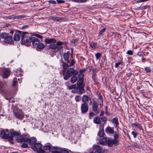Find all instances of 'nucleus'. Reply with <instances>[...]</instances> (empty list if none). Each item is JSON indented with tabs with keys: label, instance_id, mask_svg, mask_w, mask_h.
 Segmentation results:
<instances>
[{
	"label": "nucleus",
	"instance_id": "f257e3e1",
	"mask_svg": "<svg viewBox=\"0 0 153 153\" xmlns=\"http://www.w3.org/2000/svg\"><path fill=\"white\" fill-rule=\"evenodd\" d=\"M15 131H12L10 133L7 129L4 130L1 129L0 131V136L2 138L5 139H8V140H13V137L15 136Z\"/></svg>",
	"mask_w": 153,
	"mask_h": 153
},
{
	"label": "nucleus",
	"instance_id": "f03ea898",
	"mask_svg": "<svg viewBox=\"0 0 153 153\" xmlns=\"http://www.w3.org/2000/svg\"><path fill=\"white\" fill-rule=\"evenodd\" d=\"M18 32L20 34H22L21 40L22 44H26L28 45H30L32 39V36H30L29 34L27 32L19 31Z\"/></svg>",
	"mask_w": 153,
	"mask_h": 153
},
{
	"label": "nucleus",
	"instance_id": "7ed1b4c3",
	"mask_svg": "<svg viewBox=\"0 0 153 153\" xmlns=\"http://www.w3.org/2000/svg\"><path fill=\"white\" fill-rule=\"evenodd\" d=\"M15 136V140L18 143H27L29 139V136L26 134L21 135L17 131L16 132Z\"/></svg>",
	"mask_w": 153,
	"mask_h": 153
},
{
	"label": "nucleus",
	"instance_id": "20e7f679",
	"mask_svg": "<svg viewBox=\"0 0 153 153\" xmlns=\"http://www.w3.org/2000/svg\"><path fill=\"white\" fill-rule=\"evenodd\" d=\"M13 40L12 36L9 35L8 33L0 32V42H4L5 43L10 44Z\"/></svg>",
	"mask_w": 153,
	"mask_h": 153
},
{
	"label": "nucleus",
	"instance_id": "39448f33",
	"mask_svg": "<svg viewBox=\"0 0 153 153\" xmlns=\"http://www.w3.org/2000/svg\"><path fill=\"white\" fill-rule=\"evenodd\" d=\"M42 145L39 143H36L31 145V148L33 150L37 151V153H43L44 151L42 149Z\"/></svg>",
	"mask_w": 153,
	"mask_h": 153
},
{
	"label": "nucleus",
	"instance_id": "423d86ee",
	"mask_svg": "<svg viewBox=\"0 0 153 153\" xmlns=\"http://www.w3.org/2000/svg\"><path fill=\"white\" fill-rule=\"evenodd\" d=\"M98 106L99 104L97 101H93L92 104V110L96 114H98L100 112V110L98 109Z\"/></svg>",
	"mask_w": 153,
	"mask_h": 153
},
{
	"label": "nucleus",
	"instance_id": "0eeeda50",
	"mask_svg": "<svg viewBox=\"0 0 153 153\" xmlns=\"http://www.w3.org/2000/svg\"><path fill=\"white\" fill-rule=\"evenodd\" d=\"M81 111L82 114L87 113L88 110V105L87 103H83L81 105Z\"/></svg>",
	"mask_w": 153,
	"mask_h": 153
},
{
	"label": "nucleus",
	"instance_id": "6e6552de",
	"mask_svg": "<svg viewBox=\"0 0 153 153\" xmlns=\"http://www.w3.org/2000/svg\"><path fill=\"white\" fill-rule=\"evenodd\" d=\"M52 147V145L50 143L45 144L42 148V149L44 152L43 153L50 152Z\"/></svg>",
	"mask_w": 153,
	"mask_h": 153
},
{
	"label": "nucleus",
	"instance_id": "1a4fd4ad",
	"mask_svg": "<svg viewBox=\"0 0 153 153\" xmlns=\"http://www.w3.org/2000/svg\"><path fill=\"white\" fill-rule=\"evenodd\" d=\"M31 38V42H32L33 46L34 47L37 46L38 45L40 42V41L38 39H36L34 35H32Z\"/></svg>",
	"mask_w": 153,
	"mask_h": 153
},
{
	"label": "nucleus",
	"instance_id": "9d476101",
	"mask_svg": "<svg viewBox=\"0 0 153 153\" xmlns=\"http://www.w3.org/2000/svg\"><path fill=\"white\" fill-rule=\"evenodd\" d=\"M48 48L54 50L56 49L57 51H59L62 49V47L57 45V43L56 45L54 43L51 44L48 46Z\"/></svg>",
	"mask_w": 153,
	"mask_h": 153
},
{
	"label": "nucleus",
	"instance_id": "9b49d317",
	"mask_svg": "<svg viewBox=\"0 0 153 153\" xmlns=\"http://www.w3.org/2000/svg\"><path fill=\"white\" fill-rule=\"evenodd\" d=\"M37 141V139L35 137H32L30 138L29 137V140H28L27 143L31 147V145H33L35 144Z\"/></svg>",
	"mask_w": 153,
	"mask_h": 153
},
{
	"label": "nucleus",
	"instance_id": "f8f14e48",
	"mask_svg": "<svg viewBox=\"0 0 153 153\" xmlns=\"http://www.w3.org/2000/svg\"><path fill=\"white\" fill-rule=\"evenodd\" d=\"M19 31H21L17 30L16 33H15L13 37V39L16 41H19L20 39V36L21 37L22 34H20Z\"/></svg>",
	"mask_w": 153,
	"mask_h": 153
},
{
	"label": "nucleus",
	"instance_id": "ddd939ff",
	"mask_svg": "<svg viewBox=\"0 0 153 153\" xmlns=\"http://www.w3.org/2000/svg\"><path fill=\"white\" fill-rule=\"evenodd\" d=\"M6 85L4 82H0V93L4 94L5 93Z\"/></svg>",
	"mask_w": 153,
	"mask_h": 153
},
{
	"label": "nucleus",
	"instance_id": "4468645a",
	"mask_svg": "<svg viewBox=\"0 0 153 153\" xmlns=\"http://www.w3.org/2000/svg\"><path fill=\"white\" fill-rule=\"evenodd\" d=\"M85 85L77 86V89L78 92L80 94H82L85 92V89H84V87Z\"/></svg>",
	"mask_w": 153,
	"mask_h": 153
},
{
	"label": "nucleus",
	"instance_id": "2eb2a0df",
	"mask_svg": "<svg viewBox=\"0 0 153 153\" xmlns=\"http://www.w3.org/2000/svg\"><path fill=\"white\" fill-rule=\"evenodd\" d=\"M93 148L94 150V153H101V150H102V147L99 145H94Z\"/></svg>",
	"mask_w": 153,
	"mask_h": 153
},
{
	"label": "nucleus",
	"instance_id": "dca6fc26",
	"mask_svg": "<svg viewBox=\"0 0 153 153\" xmlns=\"http://www.w3.org/2000/svg\"><path fill=\"white\" fill-rule=\"evenodd\" d=\"M10 72L9 69H5L3 71V73L2 74V76L3 78H7L10 75Z\"/></svg>",
	"mask_w": 153,
	"mask_h": 153
},
{
	"label": "nucleus",
	"instance_id": "f3484780",
	"mask_svg": "<svg viewBox=\"0 0 153 153\" xmlns=\"http://www.w3.org/2000/svg\"><path fill=\"white\" fill-rule=\"evenodd\" d=\"M70 53V52L68 51L67 52L64 53L63 54V58L64 60L68 63L69 62V56Z\"/></svg>",
	"mask_w": 153,
	"mask_h": 153
},
{
	"label": "nucleus",
	"instance_id": "a211bd4d",
	"mask_svg": "<svg viewBox=\"0 0 153 153\" xmlns=\"http://www.w3.org/2000/svg\"><path fill=\"white\" fill-rule=\"evenodd\" d=\"M60 148L57 146H52L51 147V152L52 153H59Z\"/></svg>",
	"mask_w": 153,
	"mask_h": 153
},
{
	"label": "nucleus",
	"instance_id": "6ab92c4d",
	"mask_svg": "<svg viewBox=\"0 0 153 153\" xmlns=\"http://www.w3.org/2000/svg\"><path fill=\"white\" fill-rule=\"evenodd\" d=\"M89 96L87 95H84L82 97V101L83 103H87V102L89 100H91L89 98Z\"/></svg>",
	"mask_w": 153,
	"mask_h": 153
},
{
	"label": "nucleus",
	"instance_id": "aec40b11",
	"mask_svg": "<svg viewBox=\"0 0 153 153\" xmlns=\"http://www.w3.org/2000/svg\"><path fill=\"white\" fill-rule=\"evenodd\" d=\"M97 95L98 97V100H99L100 107H102L103 105V100L102 99V96L100 94H97Z\"/></svg>",
	"mask_w": 153,
	"mask_h": 153
},
{
	"label": "nucleus",
	"instance_id": "412c9836",
	"mask_svg": "<svg viewBox=\"0 0 153 153\" xmlns=\"http://www.w3.org/2000/svg\"><path fill=\"white\" fill-rule=\"evenodd\" d=\"M14 114L16 118L20 120H22L24 116V114H21L18 112H14Z\"/></svg>",
	"mask_w": 153,
	"mask_h": 153
},
{
	"label": "nucleus",
	"instance_id": "4be33fe9",
	"mask_svg": "<svg viewBox=\"0 0 153 153\" xmlns=\"http://www.w3.org/2000/svg\"><path fill=\"white\" fill-rule=\"evenodd\" d=\"M113 128H111L110 126H108L105 129V132L108 134H112L114 133V131Z\"/></svg>",
	"mask_w": 153,
	"mask_h": 153
},
{
	"label": "nucleus",
	"instance_id": "5701e85b",
	"mask_svg": "<svg viewBox=\"0 0 153 153\" xmlns=\"http://www.w3.org/2000/svg\"><path fill=\"white\" fill-rule=\"evenodd\" d=\"M45 42L47 44L55 43L56 42V40L54 39L46 38L45 40Z\"/></svg>",
	"mask_w": 153,
	"mask_h": 153
},
{
	"label": "nucleus",
	"instance_id": "b1692460",
	"mask_svg": "<svg viewBox=\"0 0 153 153\" xmlns=\"http://www.w3.org/2000/svg\"><path fill=\"white\" fill-rule=\"evenodd\" d=\"M97 135L100 137H102V139H104V136L105 135V134L104 132L103 127L102 128L101 130L98 132Z\"/></svg>",
	"mask_w": 153,
	"mask_h": 153
},
{
	"label": "nucleus",
	"instance_id": "393cba45",
	"mask_svg": "<svg viewBox=\"0 0 153 153\" xmlns=\"http://www.w3.org/2000/svg\"><path fill=\"white\" fill-rule=\"evenodd\" d=\"M112 122L115 127V128L117 127L118 124L117 118V117L113 118L112 120Z\"/></svg>",
	"mask_w": 153,
	"mask_h": 153
},
{
	"label": "nucleus",
	"instance_id": "a878e982",
	"mask_svg": "<svg viewBox=\"0 0 153 153\" xmlns=\"http://www.w3.org/2000/svg\"><path fill=\"white\" fill-rule=\"evenodd\" d=\"M74 72V69L73 68H71L67 71V73L71 75V76L73 75Z\"/></svg>",
	"mask_w": 153,
	"mask_h": 153
},
{
	"label": "nucleus",
	"instance_id": "bb28decb",
	"mask_svg": "<svg viewBox=\"0 0 153 153\" xmlns=\"http://www.w3.org/2000/svg\"><path fill=\"white\" fill-rule=\"evenodd\" d=\"M94 122L96 124H99L101 123V120L99 117H95L93 120Z\"/></svg>",
	"mask_w": 153,
	"mask_h": 153
},
{
	"label": "nucleus",
	"instance_id": "cd10ccee",
	"mask_svg": "<svg viewBox=\"0 0 153 153\" xmlns=\"http://www.w3.org/2000/svg\"><path fill=\"white\" fill-rule=\"evenodd\" d=\"M68 44V42L67 41H65L63 42H62L61 41H57V45L59 46H61L62 47V49L63 48V47L62 45H66Z\"/></svg>",
	"mask_w": 153,
	"mask_h": 153
},
{
	"label": "nucleus",
	"instance_id": "c85d7f7f",
	"mask_svg": "<svg viewBox=\"0 0 153 153\" xmlns=\"http://www.w3.org/2000/svg\"><path fill=\"white\" fill-rule=\"evenodd\" d=\"M78 79V78L76 76H73L71 78L70 81L73 84Z\"/></svg>",
	"mask_w": 153,
	"mask_h": 153
},
{
	"label": "nucleus",
	"instance_id": "c756f323",
	"mask_svg": "<svg viewBox=\"0 0 153 153\" xmlns=\"http://www.w3.org/2000/svg\"><path fill=\"white\" fill-rule=\"evenodd\" d=\"M69 152H71L70 150L68 149L64 148L62 149H60V150L59 153H69Z\"/></svg>",
	"mask_w": 153,
	"mask_h": 153
},
{
	"label": "nucleus",
	"instance_id": "7c9ffc66",
	"mask_svg": "<svg viewBox=\"0 0 153 153\" xmlns=\"http://www.w3.org/2000/svg\"><path fill=\"white\" fill-rule=\"evenodd\" d=\"M83 82L84 80L79 79L76 83L77 86L85 85V83Z\"/></svg>",
	"mask_w": 153,
	"mask_h": 153
},
{
	"label": "nucleus",
	"instance_id": "2f4dec72",
	"mask_svg": "<svg viewBox=\"0 0 153 153\" xmlns=\"http://www.w3.org/2000/svg\"><path fill=\"white\" fill-rule=\"evenodd\" d=\"M106 142L108 146L110 147L112 146V139H110V138L108 139L107 140H106Z\"/></svg>",
	"mask_w": 153,
	"mask_h": 153
},
{
	"label": "nucleus",
	"instance_id": "473e14b6",
	"mask_svg": "<svg viewBox=\"0 0 153 153\" xmlns=\"http://www.w3.org/2000/svg\"><path fill=\"white\" fill-rule=\"evenodd\" d=\"M63 76H64L63 79L65 80H67L71 76L68 74L67 73H64L63 74Z\"/></svg>",
	"mask_w": 153,
	"mask_h": 153
},
{
	"label": "nucleus",
	"instance_id": "72a5a7b5",
	"mask_svg": "<svg viewBox=\"0 0 153 153\" xmlns=\"http://www.w3.org/2000/svg\"><path fill=\"white\" fill-rule=\"evenodd\" d=\"M62 65V67L64 69H67L69 67H70L68 63H66L65 62H64Z\"/></svg>",
	"mask_w": 153,
	"mask_h": 153
},
{
	"label": "nucleus",
	"instance_id": "f704fd0d",
	"mask_svg": "<svg viewBox=\"0 0 153 153\" xmlns=\"http://www.w3.org/2000/svg\"><path fill=\"white\" fill-rule=\"evenodd\" d=\"M112 146L114 145V146H117L119 143V141L118 140H116L115 139H112Z\"/></svg>",
	"mask_w": 153,
	"mask_h": 153
},
{
	"label": "nucleus",
	"instance_id": "c9c22d12",
	"mask_svg": "<svg viewBox=\"0 0 153 153\" xmlns=\"http://www.w3.org/2000/svg\"><path fill=\"white\" fill-rule=\"evenodd\" d=\"M132 126L133 125L134 126H136L137 127V128H139L140 130L142 129V127L141 125L140 124L138 123H135L132 124Z\"/></svg>",
	"mask_w": 153,
	"mask_h": 153
},
{
	"label": "nucleus",
	"instance_id": "e433bc0d",
	"mask_svg": "<svg viewBox=\"0 0 153 153\" xmlns=\"http://www.w3.org/2000/svg\"><path fill=\"white\" fill-rule=\"evenodd\" d=\"M78 40V39L77 38L74 39L71 41V43L73 44L74 46H76Z\"/></svg>",
	"mask_w": 153,
	"mask_h": 153
},
{
	"label": "nucleus",
	"instance_id": "4c0bfd02",
	"mask_svg": "<svg viewBox=\"0 0 153 153\" xmlns=\"http://www.w3.org/2000/svg\"><path fill=\"white\" fill-rule=\"evenodd\" d=\"M51 19L54 20L56 21L59 22L60 21V19H61V17H54L53 16H51L50 17Z\"/></svg>",
	"mask_w": 153,
	"mask_h": 153
},
{
	"label": "nucleus",
	"instance_id": "58836bf2",
	"mask_svg": "<svg viewBox=\"0 0 153 153\" xmlns=\"http://www.w3.org/2000/svg\"><path fill=\"white\" fill-rule=\"evenodd\" d=\"M37 47L39 49H42L44 48L45 46L43 43L39 42Z\"/></svg>",
	"mask_w": 153,
	"mask_h": 153
},
{
	"label": "nucleus",
	"instance_id": "ea45409f",
	"mask_svg": "<svg viewBox=\"0 0 153 153\" xmlns=\"http://www.w3.org/2000/svg\"><path fill=\"white\" fill-rule=\"evenodd\" d=\"M70 60H71V62H70V60H69V62L68 63L69 64V65L70 67L72 66H73L74 65L75 63V61L74 59H71Z\"/></svg>",
	"mask_w": 153,
	"mask_h": 153
},
{
	"label": "nucleus",
	"instance_id": "a19ab883",
	"mask_svg": "<svg viewBox=\"0 0 153 153\" xmlns=\"http://www.w3.org/2000/svg\"><path fill=\"white\" fill-rule=\"evenodd\" d=\"M92 78L93 80L95 82H97L98 81L97 78V74H93Z\"/></svg>",
	"mask_w": 153,
	"mask_h": 153
},
{
	"label": "nucleus",
	"instance_id": "79ce46f5",
	"mask_svg": "<svg viewBox=\"0 0 153 153\" xmlns=\"http://www.w3.org/2000/svg\"><path fill=\"white\" fill-rule=\"evenodd\" d=\"M96 59H100L101 56V54L100 53H98L95 54Z\"/></svg>",
	"mask_w": 153,
	"mask_h": 153
},
{
	"label": "nucleus",
	"instance_id": "37998d69",
	"mask_svg": "<svg viewBox=\"0 0 153 153\" xmlns=\"http://www.w3.org/2000/svg\"><path fill=\"white\" fill-rule=\"evenodd\" d=\"M71 1L78 3H81L85 2L86 0H71Z\"/></svg>",
	"mask_w": 153,
	"mask_h": 153
},
{
	"label": "nucleus",
	"instance_id": "c03bdc74",
	"mask_svg": "<svg viewBox=\"0 0 153 153\" xmlns=\"http://www.w3.org/2000/svg\"><path fill=\"white\" fill-rule=\"evenodd\" d=\"M84 75L83 74L79 73L78 75V79L84 80Z\"/></svg>",
	"mask_w": 153,
	"mask_h": 153
},
{
	"label": "nucleus",
	"instance_id": "a18cd8bd",
	"mask_svg": "<svg viewBox=\"0 0 153 153\" xmlns=\"http://www.w3.org/2000/svg\"><path fill=\"white\" fill-rule=\"evenodd\" d=\"M25 17V16L24 15H18V16H16L15 18L16 19H21L22 18H24Z\"/></svg>",
	"mask_w": 153,
	"mask_h": 153
},
{
	"label": "nucleus",
	"instance_id": "49530a36",
	"mask_svg": "<svg viewBox=\"0 0 153 153\" xmlns=\"http://www.w3.org/2000/svg\"><path fill=\"white\" fill-rule=\"evenodd\" d=\"M106 30V28L104 27L102 29L100 30L98 36H100L104 32H105Z\"/></svg>",
	"mask_w": 153,
	"mask_h": 153
},
{
	"label": "nucleus",
	"instance_id": "de8ad7c7",
	"mask_svg": "<svg viewBox=\"0 0 153 153\" xmlns=\"http://www.w3.org/2000/svg\"><path fill=\"white\" fill-rule=\"evenodd\" d=\"M28 145H29L27 143H23L21 146L22 147L25 148L30 147V146H29Z\"/></svg>",
	"mask_w": 153,
	"mask_h": 153
},
{
	"label": "nucleus",
	"instance_id": "09e8293b",
	"mask_svg": "<svg viewBox=\"0 0 153 153\" xmlns=\"http://www.w3.org/2000/svg\"><path fill=\"white\" fill-rule=\"evenodd\" d=\"M144 70L146 73H149L151 72V70L149 67H146L144 68Z\"/></svg>",
	"mask_w": 153,
	"mask_h": 153
},
{
	"label": "nucleus",
	"instance_id": "8fccbe9b",
	"mask_svg": "<svg viewBox=\"0 0 153 153\" xmlns=\"http://www.w3.org/2000/svg\"><path fill=\"white\" fill-rule=\"evenodd\" d=\"M13 84L12 85L13 86H16L17 82V79L16 78H14L13 79Z\"/></svg>",
	"mask_w": 153,
	"mask_h": 153
},
{
	"label": "nucleus",
	"instance_id": "3c124183",
	"mask_svg": "<svg viewBox=\"0 0 153 153\" xmlns=\"http://www.w3.org/2000/svg\"><path fill=\"white\" fill-rule=\"evenodd\" d=\"M114 139H115L116 140H118L117 139L119 138V135L118 134H117L116 132H114Z\"/></svg>",
	"mask_w": 153,
	"mask_h": 153
},
{
	"label": "nucleus",
	"instance_id": "603ef678",
	"mask_svg": "<svg viewBox=\"0 0 153 153\" xmlns=\"http://www.w3.org/2000/svg\"><path fill=\"white\" fill-rule=\"evenodd\" d=\"M101 119L102 122H104V123H102V124H104V123L106 122L107 120V118L104 116L102 117L101 118Z\"/></svg>",
	"mask_w": 153,
	"mask_h": 153
},
{
	"label": "nucleus",
	"instance_id": "864d4df0",
	"mask_svg": "<svg viewBox=\"0 0 153 153\" xmlns=\"http://www.w3.org/2000/svg\"><path fill=\"white\" fill-rule=\"evenodd\" d=\"M81 99V97L79 95H76V96L75 98V99L76 102H79L80 100Z\"/></svg>",
	"mask_w": 153,
	"mask_h": 153
},
{
	"label": "nucleus",
	"instance_id": "5fc2aeb1",
	"mask_svg": "<svg viewBox=\"0 0 153 153\" xmlns=\"http://www.w3.org/2000/svg\"><path fill=\"white\" fill-rule=\"evenodd\" d=\"M4 97L5 99L7 100H9V101H10L12 99L11 97L9 95L8 96L7 94L4 96Z\"/></svg>",
	"mask_w": 153,
	"mask_h": 153
},
{
	"label": "nucleus",
	"instance_id": "6e6d98bb",
	"mask_svg": "<svg viewBox=\"0 0 153 153\" xmlns=\"http://www.w3.org/2000/svg\"><path fill=\"white\" fill-rule=\"evenodd\" d=\"M96 44L94 42H91L90 43V46L93 49L95 48V46L96 45Z\"/></svg>",
	"mask_w": 153,
	"mask_h": 153
},
{
	"label": "nucleus",
	"instance_id": "4d7b16f0",
	"mask_svg": "<svg viewBox=\"0 0 153 153\" xmlns=\"http://www.w3.org/2000/svg\"><path fill=\"white\" fill-rule=\"evenodd\" d=\"M95 115V114L93 112H91L89 113V117L90 119L92 118V117Z\"/></svg>",
	"mask_w": 153,
	"mask_h": 153
},
{
	"label": "nucleus",
	"instance_id": "13d9d810",
	"mask_svg": "<svg viewBox=\"0 0 153 153\" xmlns=\"http://www.w3.org/2000/svg\"><path fill=\"white\" fill-rule=\"evenodd\" d=\"M76 86V85L75 84L71 85V86H69L68 88L69 90H71L72 89H73V88H75V87Z\"/></svg>",
	"mask_w": 153,
	"mask_h": 153
},
{
	"label": "nucleus",
	"instance_id": "bf43d9fd",
	"mask_svg": "<svg viewBox=\"0 0 153 153\" xmlns=\"http://www.w3.org/2000/svg\"><path fill=\"white\" fill-rule=\"evenodd\" d=\"M71 92L73 93H76L78 92L76 86L71 91Z\"/></svg>",
	"mask_w": 153,
	"mask_h": 153
},
{
	"label": "nucleus",
	"instance_id": "052dcab7",
	"mask_svg": "<svg viewBox=\"0 0 153 153\" xmlns=\"http://www.w3.org/2000/svg\"><path fill=\"white\" fill-rule=\"evenodd\" d=\"M21 72L19 71L18 70H17L16 72V74H15V75L18 76H21Z\"/></svg>",
	"mask_w": 153,
	"mask_h": 153
},
{
	"label": "nucleus",
	"instance_id": "680f3d73",
	"mask_svg": "<svg viewBox=\"0 0 153 153\" xmlns=\"http://www.w3.org/2000/svg\"><path fill=\"white\" fill-rule=\"evenodd\" d=\"M131 134L133 135L134 138H136L137 137V134L136 132L132 131L131 133Z\"/></svg>",
	"mask_w": 153,
	"mask_h": 153
},
{
	"label": "nucleus",
	"instance_id": "e2e57ef3",
	"mask_svg": "<svg viewBox=\"0 0 153 153\" xmlns=\"http://www.w3.org/2000/svg\"><path fill=\"white\" fill-rule=\"evenodd\" d=\"M98 71L96 68L93 69H92L93 74H97V73L98 72Z\"/></svg>",
	"mask_w": 153,
	"mask_h": 153
},
{
	"label": "nucleus",
	"instance_id": "0e129e2a",
	"mask_svg": "<svg viewBox=\"0 0 153 153\" xmlns=\"http://www.w3.org/2000/svg\"><path fill=\"white\" fill-rule=\"evenodd\" d=\"M86 70V69L85 68H84L83 69H80L79 72V73H81V74H83V73Z\"/></svg>",
	"mask_w": 153,
	"mask_h": 153
},
{
	"label": "nucleus",
	"instance_id": "69168bd1",
	"mask_svg": "<svg viewBox=\"0 0 153 153\" xmlns=\"http://www.w3.org/2000/svg\"><path fill=\"white\" fill-rule=\"evenodd\" d=\"M29 25H25L22 26V30H24L25 29L29 27Z\"/></svg>",
	"mask_w": 153,
	"mask_h": 153
},
{
	"label": "nucleus",
	"instance_id": "338daca9",
	"mask_svg": "<svg viewBox=\"0 0 153 153\" xmlns=\"http://www.w3.org/2000/svg\"><path fill=\"white\" fill-rule=\"evenodd\" d=\"M122 64V62H119L116 63L115 64V67L117 68L119 67V65Z\"/></svg>",
	"mask_w": 153,
	"mask_h": 153
},
{
	"label": "nucleus",
	"instance_id": "774afa93",
	"mask_svg": "<svg viewBox=\"0 0 153 153\" xmlns=\"http://www.w3.org/2000/svg\"><path fill=\"white\" fill-rule=\"evenodd\" d=\"M56 1L58 4L64 3L65 2V1L63 0H56Z\"/></svg>",
	"mask_w": 153,
	"mask_h": 153
}]
</instances>
